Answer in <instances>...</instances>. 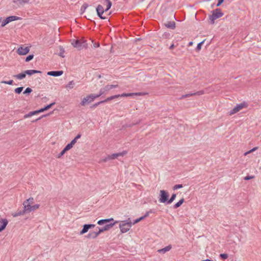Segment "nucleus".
Segmentation results:
<instances>
[{"label":"nucleus","mask_w":261,"mask_h":261,"mask_svg":"<svg viewBox=\"0 0 261 261\" xmlns=\"http://www.w3.org/2000/svg\"><path fill=\"white\" fill-rule=\"evenodd\" d=\"M143 95V94L141 92L122 93L121 94H117V95H113L110 97H109L107 98L105 100L99 102V103H103V102L110 101L115 98H118L120 97H130V96H133L134 95L141 96V95Z\"/></svg>","instance_id":"f257e3e1"},{"label":"nucleus","mask_w":261,"mask_h":261,"mask_svg":"<svg viewBox=\"0 0 261 261\" xmlns=\"http://www.w3.org/2000/svg\"><path fill=\"white\" fill-rule=\"evenodd\" d=\"M248 107V103L246 101L237 104L232 110L228 112V114L229 116H232L237 113L240 112L244 109H246Z\"/></svg>","instance_id":"f03ea898"},{"label":"nucleus","mask_w":261,"mask_h":261,"mask_svg":"<svg viewBox=\"0 0 261 261\" xmlns=\"http://www.w3.org/2000/svg\"><path fill=\"white\" fill-rule=\"evenodd\" d=\"M132 226L130 218L125 221H122L119 223V228L122 233L127 232Z\"/></svg>","instance_id":"7ed1b4c3"},{"label":"nucleus","mask_w":261,"mask_h":261,"mask_svg":"<svg viewBox=\"0 0 261 261\" xmlns=\"http://www.w3.org/2000/svg\"><path fill=\"white\" fill-rule=\"evenodd\" d=\"M71 44L78 50H81L83 48H86L88 47L86 40L82 39L80 40H73L71 41Z\"/></svg>","instance_id":"20e7f679"},{"label":"nucleus","mask_w":261,"mask_h":261,"mask_svg":"<svg viewBox=\"0 0 261 261\" xmlns=\"http://www.w3.org/2000/svg\"><path fill=\"white\" fill-rule=\"evenodd\" d=\"M127 154L126 151H123L121 152H118L116 153H113L111 154L107 155L106 156L103 158L102 159V161L104 162H107L115 159L119 158V156H123Z\"/></svg>","instance_id":"39448f33"},{"label":"nucleus","mask_w":261,"mask_h":261,"mask_svg":"<svg viewBox=\"0 0 261 261\" xmlns=\"http://www.w3.org/2000/svg\"><path fill=\"white\" fill-rule=\"evenodd\" d=\"M212 13V15L209 16V18L212 24H214L215 20L222 17L224 15L221 10L218 8L213 11Z\"/></svg>","instance_id":"423d86ee"},{"label":"nucleus","mask_w":261,"mask_h":261,"mask_svg":"<svg viewBox=\"0 0 261 261\" xmlns=\"http://www.w3.org/2000/svg\"><path fill=\"white\" fill-rule=\"evenodd\" d=\"M99 97V95H94V94H90L88 96H87L85 97H84L81 101V105L82 106H85L87 104L93 101L94 99L96 98H97Z\"/></svg>","instance_id":"0eeeda50"},{"label":"nucleus","mask_w":261,"mask_h":261,"mask_svg":"<svg viewBox=\"0 0 261 261\" xmlns=\"http://www.w3.org/2000/svg\"><path fill=\"white\" fill-rule=\"evenodd\" d=\"M169 194L165 190H160L159 198V201L161 203H165L167 204V201H168Z\"/></svg>","instance_id":"6e6552de"},{"label":"nucleus","mask_w":261,"mask_h":261,"mask_svg":"<svg viewBox=\"0 0 261 261\" xmlns=\"http://www.w3.org/2000/svg\"><path fill=\"white\" fill-rule=\"evenodd\" d=\"M30 50V47L21 45L19 46L16 50L17 54L20 56L27 55Z\"/></svg>","instance_id":"1a4fd4ad"},{"label":"nucleus","mask_w":261,"mask_h":261,"mask_svg":"<svg viewBox=\"0 0 261 261\" xmlns=\"http://www.w3.org/2000/svg\"><path fill=\"white\" fill-rule=\"evenodd\" d=\"M96 12H97V14L98 15V16L102 19H107V17L106 16H103L102 15L103 14V13L105 11V9H104L103 7H102V6L100 5H98L97 7H96Z\"/></svg>","instance_id":"9d476101"},{"label":"nucleus","mask_w":261,"mask_h":261,"mask_svg":"<svg viewBox=\"0 0 261 261\" xmlns=\"http://www.w3.org/2000/svg\"><path fill=\"white\" fill-rule=\"evenodd\" d=\"M95 226L93 224H85L83 225L82 229L80 232V234L82 235L87 232L88 230Z\"/></svg>","instance_id":"9b49d317"},{"label":"nucleus","mask_w":261,"mask_h":261,"mask_svg":"<svg viewBox=\"0 0 261 261\" xmlns=\"http://www.w3.org/2000/svg\"><path fill=\"white\" fill-rule=\"evenodd\" d=\"M118 221H116L113 222H111L110 224H107L104 226L101 227H99L98 229L100 230V232H102L105 231H107L109 230L111 227H112L115 224L118 223Z\"/></svg>","instance_id":"f8f14e48"},{"label":"nucleus","mask_w":261,"mask_h":261,"mask_svg":"<svg viewBox=\"0 0 261 261\" xmlns=\"http://www.w3.org/2000/svg\"><path fill=\"white\" fill-rule=\"evenodd\" d=\"M8 223L6 219H0V232L4 230Z\"/></svg>","instance_id":"ddd939ff"},{"label":"nucleus","mask_w":261,"mask_h":261,"mask_svg":"<svg viewBox=\"0 0 261 261\" xmlns=\"http://www.w3.org/2000/svg\"><path fill=\"white\" fill-rule=\"evenodd\" d=\"M111 89L112 86H111L110 85H107L100 90L99 93V94H97V95H99V96H100V95H102L103 94L110 91Z\"/></svg>","instance_id":"4468645a"},{"label":"nucleus","mask_w":261,"mask_h":261,"mask_svg":"<svg viewBox=\"0 0 261 261\" xmlns=\"http://www.w3.org/2000/svg\"><path fill=\"white\" fill-rule=\"evenodd\" d=\"M31 0H13V2L17 6H23L28 4Z\"/></svg>","instance_id":"2eb2a0df"},{"label":"nucleus","mask_w":261,"mask_h":261,"mask_svg":"<svg viewBox=\"0 0 261 261\" xmlns=\"http://www.w3.org/2000/svg\"><path fill=\"white\" fill-rule=\"evenodd\" d=\"M23 208L18 210L16 212L12 213V215L13 217H17L19 216H22L25 214Z\"/></svg>","instance_id":"dca6fc26"},{"label":"nucleus","mask_w":261,"mask_h":261,"mask_svg":"<svg viewBox=\"0 0 261 261\" xmlns=\"http://www.w3.org/2000/svg\"><path fill=\"white\" fill-rule=\"evenodd\" d=\"M63 73V71H54L47 72V75L54 76H58L61 75Z\"/></svg>","instance_id":"f3484780"},{"label":"nucleus","mask_w":261,"mask_h":261,"mask_svg":"<svg viewBox=\"0 0 261 261\" xmlns=\"http://www.w3.org/2000/svg\"><path fill=\"white\" fill-rule=\"evenodd\" d=\"M23 208L24 209V210L26 213H30L32 212V210H31L32 205H31V204L23 202Z\"/></svg>","instance_id":"a211bd4d"},{"label":"nucleus","mask_w":261,"mask_h":261,"mask_svg":"<svg viewBox=\"0 0 261 261\" xmlns=\"http://www.w3.org/2000/svg\"><path fill=\"white\" fill-rule=\"evenodd\" d=\"M7 22L9 23L12 21H15V20H19L21 19V18L19 17L16 16H11L7 17L6 18Z\"/></svg>","instance_id":"6ab92c4d"},{"label":"nucleus","mask_w":261,"mask_h":261,"mask_svg":"<svg viewBox=\"0 0 261 261\" xmlns=\"http://www.w3.org/2000/svg\"><path fill=\"white\" fill-rule=\"evenodd\" d=\"M171 248H172V246L171 245H169L162 249L158 250V252L160 253L164 254L166 252H167V251H170Z\"/></svg>","instance_id":"aec40b11"},{"label":"nucleus","mask_w":261,"mask_h":261,"mask_svg":"<svg viewBox=\"0 0 261 261\" xmlns=\"http://www.w3.org/2000/svg\"><path fill=\"white\" fill-rule=\"evenodd\" d=\"M103 1V4L104 5H106V8L105 9V11L107 12L108 11L112 6V3L110 0H102Z\"/></svg>","instance_id":"412c9836"},{"label":"nucleus","mask_w":261,"mask_h":261,"mask_svg":"<svg viewBox=\"0 0 261 261\" xmlns=\"http://www.w3.org/2000/svg\"><path fill=\"white\" fill-rule=\"evenodd\" d=\"M75 84L73 81H71L65 86V88L69 91L74 88Z\"/></svg>","instance_id":"4be33fe9"},{"label":"nucleus","mask_w":261,"mask_h":261,"mask_svg":"<svg viewBox=\"0 0 261 261\" xmlns=\"http://www.w3.org/2000/svg\"><path fill=\"white\" fill-rule=\"evenodd\" d=\"M165 25L166 27L171 29L175 28V23L174 21H168L165 24Z\"/></svg>","instance_id":"5701e85b"},{"label":"nucleus","mask_w":261,"mask_h":261,"mask_svg":"<svg viewBox=\"0 0 261 261\" xmlns=\"http://www.w3.org/2000/svg\"><path fill=\"white\" fill-rule=\"evenodd\" d=\"M24 72L25 73V74H28V75H31L33 74H35V73H41L40 71L36 70H34V69H32V70H25Z\"/></svg>","instance_id":"b1692460"},{"label":"nucleus","mask_w":261,"mask_h":261,"mask_svg":"<svg viewBox=\"0 0 261 261\" xmlns=\"http://www.w3.org/2000/svg\"><path fill=\"white\" fill-rule=\"evenodd\" d=\"M85 238L86 239H96V237L95 236V231H90L87 235L85 236Z\"/></svg>","instance_id":"393cba45"},{"label":"nucleus","mask_w":261,"mask_h":261,"mask_svg":"<svg viewBox=\"0 0 261 261\" xmlns=\"http://www.w3.org/2000/svg\"><path fill=\"white\" fill-rule=\"evenodd\" d=\"M184 199L181 198L177 203H176L175 204L173 205V208L174 209L177 208L178 207H179L181 206V205L184 203Z\"/></svg>","instance_id":"a878e982"},{"label":"nucleus","mask_w":261,"mask_h":261,"mask_svg":"<svg viewBox=\"0 0 261 261\" xmlns=\"http://www.w3.org/2000/svg\"><path fill=\"white\" fill-rule=\"evenodd\" d=\"M13 76L14 77L16 78L17 79L22 80L25 77L26 74H25V72H24L23 73H19L18 74L14 75Z\"/></svg>","instance_id":"bb28decb"},{"label":"nucleus","mask_w":261,"mask_h":261,"mask_svg":"<svg viewBox=\"0 0 261 261\" xmlns=\"http://www.w3.org/2000/svg\"><path fill=\"white\" fill-rule=\"evenodd\" d=\"M38 113H39L38 112V110L32 111V112H29L28 114L24 115L23 117H24V118L25 119V118L30 117L34 115L37 114Z\"/></svg>","instance_id":"cd10ccee"},{"label":"nucleus","mask_w":261,"mask_h":261,"mask_svg":"<svg viewBox=\"0 0 261 261\" xmlns=\"http://www.w3.org/2000/svg\"><path fill=\"white\" fill-rule=\"evenodd\" d=\"M54 104H55V103H54V102L51 103H50V104H49V105H48L46 106V107H45L44 108H42V109H40L38 110V113H40L43 112H44V111H46V110H48V109H49L50 108H51V107L52 106H53Z\"/></svg>","instance_id":"c85d7f7f"},{"label":"nucleus","mask_w":261,"mask_h":261,"mask_svg":"<svg viewBox=\"0 0 261 261\" xmlns=\"http://www.w3.org/2000/svg\"><path fill=\"white\" fill-rule=\"evenodd\" d=\"M59 52L58 54L59 56H60L62 58H64L65 57V56H64L65 50H64V48L62 46H60L59 47Z\"/></svg>","instance_id":"c756f323"},{"label":"nucleus","mask_w":261,"mask_h":261,"mask_svg":"<svg viewBox=\"0 0 261 261\" xmlns=\"http://www.w3.org/2000/svg\"><path fill=\"white\" fill-rule=\"evenodd\" d=\"M176 196V194L173 193L172 194L170 199L168 198V201H167V204L171 203L175 199Z\"/></svg>","instance_id":"7c9ffc66"},{"label":"nucleus","mask_w":261,"mask_h":261,"mask_svg":"<svg viewBox=\"0 0 261 261\" xmlns=\"http://www.w3.org/2000/svg\"><path fill=\"white\" fill-rule=\"evenodd\" d=\"M81 137V135L80 134H78L75 138L73 139L71 142L70 143L72 146H73L76 142H77V140L80 139Z\"/></svg>","instance_id":"2f4dec72"},{"label":"nucleus","mask_w":261,"mask_h":261,"mask_svg":"<svg viewBox=\"0 0 261 261\" xmlns=\"http://www.w3.org/2000/svg\"><path fill=\"white\" fill-rule=\"evenodd\" d=\"M81 137V135L80 134H78L75 138L73 139L71 142L70 143L72 146H73L76 142H77V140L80 139Z\"/></svg>","instance_id":"473e14b6"},{"label":"nucleus","mask_w":261,"mask_h":261,"mask_svg":"<svg viewBox=\"0 0 261 261\" xmlns=\"http://www.w3.org/2000/svg\"><path fill=\"white\" fill-rule=\"evenodd\" d=\"M258 147H253L252 149H251L249 150V151H247V152H245V153H244V155L245 156H246V155H248V154L251 153H252V152H253L255 151V150H257V149H258Z\"/></svg>","instance_id":"72a5a7b5"},{"label":"nucleus","mask_w":261,"mask_h":261,"mask_svg":"<svg viewBox=\"0 0 261 261\" xmlns=\"http://www.w3.org/2000/svg\"><path fill=\"white\" fill-rule=\"evenodd\" d=\"M104 224L106 225L107 224H110V223L112 222H114V219L113 218H109V219H104Z\"/></svg>","instance_id":"f704fd0d"},{"label":"nucleus","mask_w":261,"mask_h":261,"mask_svg":"<svg viewBox=\"0 0 261 261\" xmlns=\"http://www.w3.org/2000/svg\"><path fill=\"white\" fill-rule=\"evenodd\" d=\"M104 224L106 225L107 224H110V223L112 222H114V219L113 218H109V219H104Z\"/></svg>","instance_id":"c9c22d12"},{"label":"nucleus","mask_w":261,"mask_h":261,"mask_svg":"<svg viewBox=\"0 0 261 261\" xmlns=\"http://www.w3.org/2000/svg\"><path fill=\"white\" fill-rule=\"evenodd\" d=\"M194 94H193V93L182 95L181 96L180 99H184V98H187V97H190V96H194Z\"/></svg>","instance_id":"e433bc0d"},{"label":"nucleus","mask_w":261,"mask_h":261,"mask_svg":"<svg viewBox=\"0 0 261 261\" xmlns=\"http://www.w3.org/2000/svg\"><path fill=\"white\" fill-rule=\"evenodd\" d=\"M222 259H226L228 258V254L226 253H221L219 255Z\"/></svg>","instance_id":"4c0bfd02"},{"label":"nucleus","mask_w":261,"mask_h":261,"mask_svg":"<svg viewBox=\"0 0 261 261\" xmlns=\"http://www.w3.org/2000/svg\"><path fill=\"white\" fill-rule=\"evenodd\" d=\"M182 187H183V186H182V184H178V185H175L173 187V190H177L178 189L182 188Z\"/></svg>","instance_id":"58836bf2"},{"label":"nucleus","mask_w":261,"mask_h":261,"mask_svg":"<svg viewBox=\"0 0 261 261\" xmlns=\"http://www.w3.org/2000/svg\"><path fill=\"white\" fill-rule=\"evenodd\" d=\"M23 90V87H18V88H17L15 89V92L17 94H19L21 92V91H22Z\"/></svg>","instance_id":"ea45409f"},{"label":"nucleus","mask_w":261,"mask_h":261,"mask_svg":"<svg viewBox=\"0 0 261 261\" xmlns=\"http://www.w3.org/2000/svg\"><path fill=\"white\" fill-rule=\"evenodd\" d=\"M40 207V205L38 204H36L34 205H32V208H31V210H32V211H34L36 210H37L38 208H39Z\"/></svg>","instance_id":"a19ab883"},{"label":"nucleus","mask_w":261,"mask_h":261,"mask_svg":"<svg viewBox=\"0 0 261 261\" xmlns=\"http://www.w3.org/2000/svg\"><path fill=\"white\" fill-rule=\"evenodd\" d=\"M88 7V5L87 4H84L83 5L82 7H81V11L82 13H84L86 9Z\"/></svg>","instance_id":"79ce46f5"},{"label":"nucleus","mask_w":261,"mask_h":261,"mask_svg":"<svg viewBox=\"0 0 261 261\" xmlns=\"http://www.w3.org/2000/svg\"><path fill=\"white\" fill-rule=\"evenodd\" d=\"M33 58H34L33 55H30L28 57H27L25 61V62H29L30 61L32 60L33 59Z\"/></svg>","instance_id":"37998d69"},{"label":"nucleus","mask_w":261,"mask_h":261,"mask_svg":"<svg viewBox=\"0 0 261 261\" xmlns=\"http://www.w3.org/2000/svg\"><path fill=\"white\" fill-rule=\"evenodd\" d=\"M203 42H204V41H202V42H201L198 44L197 47H196L197 51H199L201 49V46H202V44L203 43Z\"/></svg>","instance_id":"c03bdc74"},{"label":"nucleus","mask_w":261,"mask_h":261,"mask_svg":"<svg viewBox=\"0 0 261 261\" xmlns=\"http://www.w3.org/2000/svg\"><path fill=\"white\" fill-rule=\"evenodd\" d=\"M143 219H143V218L142 217H140V218L135 219L134 220V222L132 223V225L138 223L139 222H140V221H141Z\"/></svg>","instance_id":"a18cd8bd"},{"label":"nucleus","mask_w":261,"mask_h":261,"mask_svg":"<svg viewBox=\"0 0 261 261\" xmlns=\"http://www.w3.org/2000/svg\"><path fill=\"white\" fill-rule=\"evenodd\" d=\"M13 82V81L11 80L8 81H2L1 83L8 84V85H12Z\"/></svg>","instance_id":"49530a36"},{"label":"nucleus","mask_w":261,"mask_h":261,"mask_svg":"<svg viewBox=\"0 0 261 261\" xmlns=\"http://www.w3.org/2000/svg\"><path fill=\"white\" fill-rule=\"evenodd\" d=\"M34 199L33 197H30L29 199L25 200L24 202L28 203H32L33 202Z\"/></svg>","instance_id":"de8ad7c7"},{"label":"nucleus","mask_w":261,"mask_h":261,"mask_svg":"<svg viewBox=\"0 0 261 261\" xmlns=\"http://www.w3.org/2000/svg\"><path fill=\"white\" fill-rule=\"evenodd\" d=\"M73 146L70 144V143H69L64 148V149L66 150V151H68L69 150H70V149H71L72 148Z\"/></svg>","instance_id":"09e8293b"},{"label":"nucleus","mask_w":261,"mask_h":261,"mask_svg":"<svg viewBox=\"0 0 261 261\" xmlns=\"http://www.w3.org/2000/svg\"><path fill=\"white\" fill-rule=\"evenodd\" d=\"M32 90L31 88H27L25 89V90L23 92V94H29L31 92H32Z\"/></svg>","instance_id":"8fccbe9b"},{"label":"nucleus","mask_w":261,"mask_h":261,"mask_svg":"<svg viewBox=\"0 0 261 261\" xmlns=\"http://www.w3.org/2000/svg\"><path fill=\"white\" fill-rule=\"evenodd\" d=\"M67 151L64 148L61 152L58 155V158H60Z\"/></svg>","instance_id":"3c124183"},{"label":"nucleus","mask_w":261,"mask_h":261,"mask_svg":"<svg viewBox=\"0 0 261 261\" xmlns=\"http://www.w3.org/2000/svg\"><path fill=\"white\" fill-rule=\"evenodd\" d=\"M67 151L64 148L61 152L58 155V158H60Z\"/></svg>","instance_id":"603ef678"},{"label":"nucleus","mask_w":261,"mask_h":261,"mask_svg":"<svg viewBox=\"0 0 261 261\" xmlns=\"http://www.w3.org/2000/svg\"><path fill=\"white\" fill-rule=\"evenodd\" d=\"M254 178V176H253V175H251V176H250V175H247V176H245V177L244 178V180H249V179H253V178Z\"/></svg>","instance_id":"864d4df0"},{"label":"nucleus","mask_w":261,"mask_h":261,"mask_svg":"<svg viewBox=\"0 0 261 261\" xmlns=\"http://www.w3.org/2000/svg\"><path fill=\"white\" fill-rule=\"evenodd\" d=\"M194 94V95H200L204 94V91L203 90L199 91L197 92L193 93Z\"/></svg>","instance_id":"5fc2aeb1"},{"label":"nucleus","mask_w":261,"mask_h":261,"mask_svg":"<svg viewBox=\"0 0 261 261\" xmlns=\"http://www.w3.org/2000/svg\"><path fill=\"white\" fill-rule=\"evenodd\" d=\"M8 24V23L7 22L6 19H4L3 21H2V24H1V27H5L6 24Z\"/></svg>","instance_id":"6e6d98bb"},{"label":"nucleus","mask_w":261,"mask_h":261,"mask_svg":"<svg viewBox=\"0 0 261 261\" xmlns=\"http://www.w3.org/2000/svg\"><path fill=\"white\" fill-rule=\"evenodd\" d=\"M104 222H105L104 219H100L98 221L97 224L98 225H101L105 224Z\"/></svg>","instance_id":"4d7b16f0"},{"label":"nucleus","mask_w":261,"mask_h":261,"mask_svg":"<svg viewBox=\"0 0 261 261\" xmlns=\"http://www.w3.org/2000/svg\"><path fill=\"white\" fill-rule=\"evenodd\" d=\"M149 215V212H148V211L146 212V213L145 214V215L143 216H142L143 219H145V218L147 217Z\"/></svg>","instance_id":"13d9d810"},{"label":"nucleus","mask_w":261,"mask_h":261,"mask_svg":"<svg viewBox=\"0 0 261 261\" xmlns=\"http://www.w3.org/2000/svg\"><path fill=\"white\" fill-rule=\"evenodd\" d=\"M218 3L217 4V7L219 6L224 2V0H218Z\"/></svg>","instance_id":"bf43d9fd"},{"label":"nucleus","mask_w":261,"mask_h":261,"mask_svg":"<svg viewBox=\"0 0 261 261\" xmlns=\"http://www.w3.org/2000/svg\"><path fill=\"white\" fill-rule=\"evenodd\" d=\"M101 233V232H100V230L98 229V231L97 232H96L95 231V236L96 237V238L98 236V235Z\"/></svg>","instance_id":"052dcab7"},{"label":"nucleus","mask_w":261,"mask_h":261,"mask_svg":"<svg viewBox=\"0 0 261 261\" xmlns=\"http://www.w3.org/2000/svg\"><path fill=\"white\" fill-rule=\"evenodd\" d=\"M148 212H149V214H150V213H155V210H154V209H151V210H150Z\"/></svg>","instance_id":"680f3d73"},{"label":"nucleus","mask_w":261,"mask_h":261,"mask_svg":"<svg viewBox=\"0 0 261 261\" xmlns=\"http://www.w3.org/2000/svg\"><path fill=\"white\" fill-rule=\"evenodd\" d=\"M94 47H98L99 46V44L98 43H95L93 45Z\"/></svg>","instance_id":"e2e57ef3"},{"label":"nucleus","mask_w":261,"mask_h":261,"mask_svg":"<svg viewBox=\"0 0 261 261\" xmlns=\"http://www.w3.org/2000/svg\"><path fill=\"white\" fill-rule=\"evenodd\" d=\"M111 85V86H112V89L116 88L118 87L117 85Z\"/></svg>","instance_id":"0e129e2a"},{"label":"nucleus","mask_w":261,"mask_h":261,"mask_svg":"<svg viewBox=\"0 0 261 261\" xmlns=\"http://www.w3.org/2000/svg\"><path fill=\"white\" fill-rule=\"evenodd\" d=\"M174 47V44H172V45L170 46L169 48H170V49H173Z\"/></svg>","instance_id":"69168bd1"},{"label":"nucleus","mask_w":261,"mask_h":261,"mask_svg":"<svg viewBox=\"0 0 261 261\" xmlns=\"http://www.w3.org/2000/svg\"><path fill=\"white\" fill-rule=\"evenodd\" d=\"M193 42H190L189 43L188 45H189V46H191L193 45Z\"/></svg>","instance_id":"338daca9"},{"label":"nucleus","mask_w":261,"mask_h":261,"mask_svg":"<svg viewBox=\"0 0 261 261\" xmlns=\"http://www.w3.org/2000/svg\"><path fill=\"white\" fill-rule=\"evenodd\" d=\"M46 116V115H43L41 117H39L38 119H37L36 120H39L41 118L43 117H45Z\"/></svg>","instance_id":"774afa93"}]
</instances>
